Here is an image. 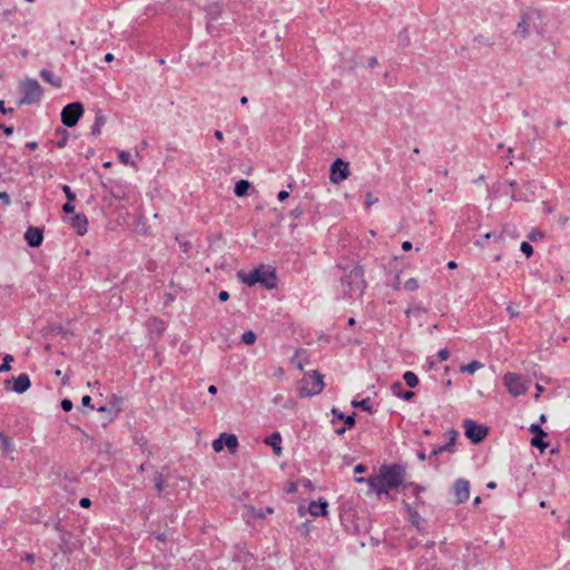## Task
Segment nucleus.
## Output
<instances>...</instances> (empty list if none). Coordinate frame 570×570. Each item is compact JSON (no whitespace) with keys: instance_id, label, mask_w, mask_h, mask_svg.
I'll use <instances>...</instances> for the list:
<instances>
[{"instance_id":"f257e3e1","label":"nucleus","mask_w":570,"mask_h":570,"mask_svg":"<svg viewBox=\"0 0 570 570\" xmlns=\"http://www.w3.org/2000/svg\"><path fill=\"white\" fill-rule=\"evenodd\" d=\"M404 471L399 466H382L376 476L357 478V483L366 482L371 490L376 494H387L391 489H395L403 483Z\"/></svg>"},{"instance_id":"f03ea898","label":"nucleus","mask_w":570,"mask_h":570,"mask_svg":"<svg viewBox=\"0 0 570 570\" xmlns=\"http://www.w3.org/2000/svg\"><path fill=\"white\" fill-rule=\"evenodd\" d=\"M324 389L323 376L317 371L308 372L304 375L302 386L299 389V396H314L320 394Z\"/></svg>"},{"instance_id":"7ed1b4c3","label":"nucleus","mask_w":570,"mask_h":570,"mask_svg":"<svg viewBox=\"0 0 570 570\" xmlns=\"http://www.w3.org/2000/svg\"><path fill=\"white\" fill-rule=\"evenodd\" d=\"M238 277L243 283H245L248 286H253L257 283H263L269 287H272L274 284V274L271 272H266L263 267L256 268L252 271L250 273H244L238 272Z\"/></svg>"},{"instance_id":"20e7f679","label":"nucleus","mask_w":570,"mask_h":570,"mask_svg":"<svg viewBox=\"0 0 570 570\" xmlns=\"http://www.w3.org/2000/svg\"><path fill=\"white\" fill-rule=\"evenodd\" d=\"M83 115V106L80 102H71L61 111V122L69 128L75 127Z\"/></svg>"},{"instance_id":"39448f33","label":"nucleus","mask_w":570,"mask_h":570,"mask_svg":"<svg viewBox=\"0 0 570 570\" xmlns=\"http://www.w3.org/2000/svg\"><path fill=\"white\" fill-rule=\"evenodd\" d=\"M503 383L509 393L513 396L524 394L529 387L528 382L523 381L520 375L511 372L504 375Z\"/></svg>"},{"instance_id":"423d86ee","label":"nucleus","mask_w":570,"mask_h":570,"mask_svg":"<svg viewBox=\"0 0 570 570\" xmlns=\"http://www.w3.org/2000/svg\"><path fill=\"white\" fill-rule=\"evenodd\" d=\"M465 436L471 440L473 443L481 442L489 432L488 426L478 424L476 422L472 420H464L463 422Z\"/></svg>"},{"instance_id":"0eeeda50","label":"nucleus","mask_w":570,"mask_h":570,"mask_svg":"<svg viewBox=\"0 0 570 570\" xmlns=\"http://www.w3.org/2000/svg\"><path fill=\"white\" fill-rule=\"evenodd\" d=\"M350 176V164L341 158L333 161L330 168V180L332 184H340Z\"/></svg>"},{"instance_id":"6e6552de","label":"nucleus","mask_w":570,"mask_h":570,"mask_svg":"<svg viewBox=\"0 0 570 570\" xmlns=\"http://www.w3.org/2000/svg\"><path fill=\"white\" fill-rule=\"evenodd\" d=\"M23 97L20 105H29L38 101L42 95V89L36 80H27L22 85Z\"/></svg>"},{"instance_id":"1a4fd4ad","label":"nucleus","mask_w":570,"mask_h":570,"mask_svg":"<svg viewBox=\"0 0 570 570\" xmlns=\"http://www.w3.org/2000/svg\"><path fill=\"white\" fill-rule=\"evenodd\" d=\"M529 429L533 433L531 445L539 449L540 452L543 453L549 446V442L546 441L547 433L538 424H531Z\"/></svg>"},{"instance_id":"9d476101","label":"nucleus","mask_w":570,"mask_h":570,"mask_svg":"<svg viewBox=\"0 0 570 570\" xmlns=\"http://www.w3.org/2000/svg\"><path fill=\"white\" fill-rule=\"evenodd\" d=\"M9 385L12 392L17 394H22L30 389L31 382L27 374H20L17 377H13L12 380L8 381L7 386Z\"/></svg>"},{"instance_id":"9b49d317","label":"nucleus","mask_w":570,"mask_h":570,"mask_svg":"<svg viewBox=\"0 0 570 570\" xmlns=\"http://www.w3.org/2000/svg\"><path fill=\"white\" fill-rule=\"evenodd\" d=\"M453 492L458 503L466 501L470 497V484L465 480H458L453 485Z\"/></svg>"},{"instance_id":"f8f14e48","label":"nucleus","mask_w":570,"mask_h":570,"mask_svg":"<svg viewBox=\"0 0 570 570\" xmlns=\"http://www.w3.org/2000/svg\"><path fill=\"white\" fill-rule=\"evenodd\" d=\"M77 232L78 235L83 236L88 229V219L83 214H75L72 217L66 219Z\"/></svg>"},{"instance_id":"ddd939ff","label":"nucleus","mask_w":570,"mask_h":570,"mask_svg":"<svg viewBox=\"0 0 570 570\" xmlns=\"http://www.w3.org/2000/svg\"><path fill=\"white\" fill-rule=\"evenodd\" d=\"M24 239L30 247H39L43 240L42 229L29 227L24 233Z\"/></svg>"},{"instance_id":"4468645a","label":"nucleus","mask_w":570,"mask_h":570,"mask_svg":"<svg viewBox=\"0 0 570 570\" xmlns=\"http://www.w3.org/2000/svg\"><path fill=\"white\" fill-rule=\"evenodd\" d=\"M327 507L328 503L324 499H320L318 501H312L308 504L307 511L313 517H325L327 515Z\"/></svg>"},{"instance_id":"2eb2a0df","label":"nucleus","mask_w":570,"mask_h":570,"mask_svg":"<svg viewBox=\"0 0 570 570\" xmlns=\"http://www.w3.org/2000/svg\"><path fill=\"white\" fill-rule=\"evenodd\" d=\"M484 364L478 360H472L468 364L460 366V372L464 374L473 375L476 371L482 370Z\"/></svg>"},{"instance_id":"dca6fc26","label":"nucleus","mask_w":570,"mask_h":570,"mask_svg":"<svg viewBox=\"0 0 570 570\" xmlns=\"http://www.w3.org/2000/svg\"><path fill=\"white\" fill-rule=\"evenodd\" d=\"M281 435L278 433H273L267 440L266 443L273 446V450L277 456L282 454V446H281Z\"/></svg>"},{"instance_id":"f3484780","label":"nucleus","mask_w":570,"mask_h":570,"mask_svg":"<svg viewBox=\"0 0 570 570\" xmlns=\"http://www.w3.org/2000/svg\"><path fill=\"white\" fill-rule=\"evenodd\" d=\"M224 445H226L232 453H235L238 448V440L235 434L223 433Z\"/></svg>"},{"instance_id":"a211bd4d","label":"nucleus","mask_w":570,"mask_h":570,"mask_svg":"<svg viewBox=\"0 0 570 570\" xmlns=\"http://www.w3.org/2000/svg\"><path fill=\"white\" fill-rule=\"evenodd\" d=\"M250 187V184L246 179H240L235 185V194L238 197H243L247 194L248 189Z\"/></svg>"},{"instance_id":"6ab92c4d","label":"nucleus","mask_w":570,"mask_h":570,"mask_svg":"<svg viewBox=\"0 0 570 570\" xmlns=\"http://www.w3.org/2000/svg\"><path fill=\"white\" fill-rule=\"evenodd\" d=\"M425 308H423L421 305H411L405 309V315L407 317H415L425 314Z\"/></svg>"},{"instance_id":"aec40b11","label":"nucleus","mask_w":570,"mask_h":570,"mask_svg":"<svg viewBox=\"0 0 570 570\" xmlns=\"http://www.w3.org/2000/svg\"><path fill=\"white\" fill-rule=\"evenodd\" d=\"M403 379L410 387H416L419 384V377L414 372H411V371L405 372L403 374Z\"/></svg>"},{"instance_id":"412c9836","label":"nucleus","mask_w":570,"mask_h":570,"mask_svg":"<svg viewBox=\"0 0 570 570\" xmlns=\"http://www.w3.org/2000/svg\"><path fill=\"white\" fill-rule=\"evenodd\" d=\"M41 76L42 78L48 81L49 83H51L52 86H56V87H59L61 81H60V78L55 76L52 72L48 71V70H43L41 72Z\"/></svg>"},{"instance_id":"4be33fe9","label":"nucleus","mask_w":570,"mask_h":570,"mask_svg":"<svg viewBox=\"0 0 570 570\" xmlns=\"http://www.w3.org/2000/svg\"><path fill=\"white\" fill-rule=\"evenodd\" d=\"M333 414L337 415V417L340 420H343L345 422V424L347 425V428H352L354 425V423H355V415L354 414L344 416L342 413H337L336 410H333Z\"/></svg>"},{"instance_id":"5701e85b","label":"nucleus","mask_w":570,"mask_h":570,"mask_svg":"<svg viewBox=\"0 0 570 570\" xmlns=\"http://www.w3.org/2000/svg\"><path fill=\"white\" fill-rule=\"evenodd\" d=\"M13 361L12 355L7 354L3 356L2 364L0 366V372H8L11 368V363Z\"/></svg>"},{"instance_id":"b1692460","label":"nucleus","mask_w":570,"mask_h":570,"mask_svg":"<svg viewBox=\"0 0 570 570\" xmlns=\"http://www.w3.org/2000/svg\"><path fill=\"white\" fill-rule=\"evenodd\" d=\"M242 341L247 345H252L256 341V334L253 331H247L242 335Z\"/></svg>"},{"instance_id":"393cba45","label":"nucleus","mask_w":570,"mask_h":570,"mask_svg":"<svg viewBox=\"0 0 570 570\" xmlns=\"http://www.w3.org/2000/svg\"><path fill=\"white\" fill-rule=\"evenodd\" d=\"M352 405L353 406H358V407H362L363 410L372 413V406L370 404V400L368 399H365V400H362V401H353L352 402Z\"/></svg>"},{"instance_id":"a878e982","label":"nucleus","mask_w":570,"mask_h":570,"mask_svg":"<svg viewBox=\"0 0 570 570\" xmlns=\"http://www.w3.org/2000/svg\"><path fill=\"white\" fill-rule=\"evenodd\" d=\"M404 287L407 289V291H416L419 287H420V284H419V281L414 277L412 278H409L405 283H404Z\"/></svg>"},{"instance_id":"bb28decb","label":"nucleus","mask_w":570,"mask_h":570,"mask_svg":"<svg viewBox=\"0 0 570 570\" xmlns=\"http://www.w3.org/2000/svg\"><path fill=\"white\" fill-rule=\"evenodd\" d=\"M213 449L215 450V452L223 451V449H224L223 434H220L219 438L213 442Z\"/></svg>"},{"instance_id":"cd10ccee","label":"nucleus","mask_w":570,"mask_h":570,"mask_svg":"<svg viewBox=\"0 0 570 570\" xmlns=\"http://www.w3.org/2000/svg\"><path fill=\"white\" fill-rule=\"evenodd\" d=\"M521 250H522V253H524L527 255V257H530L533 253L532 246L527 242H523L521 244Z\"/></svg>"},{"instance_id":"c85d7f7f","label":"nucleus","mask_w":570,"mask_h":570,"mask_svg":"<svg viewBox=\"0 0 570 570\" xmlns=\"http://www.w3.org/2000/svg\"><path fill=\"white\" fill-rule=\"evenodd\" d=\"M62 190L68 199V202H75L76 199V196L75 194L71 191L70 187L68 185H63L62 187Z\"/></svg>"},{"instance_id":"c756f323","label":"nucleus","mask_w":570,"mask_h":570,"mask_svg":"<svg viewBox=\"0 0 570 570\" xmlns=\"http://www.w3.org/2000/svg\"><path fill=\"white\" fill-rule=\"evenodd\" d=\"M73 202H67L63 206H62V210L66 213V214H75V206L72 204Z\"/></svg>"},{"instance_id":"7c9ffc66","label":"nucleus","mask_w":570,"mask_h":570,"mask_svg":"<svg viewBox=\"0 0 570 570\" xmlns=\"http://www.w3.org/2000/svg\"><path fill=\"white\" fill-rule=\"evenodd\" d=\"M119 159H120L124 164H126V165H128V164H130V163H131V160H130V155H129L127 151H120V153H119Z\"/></svg>"},{"instance_id":"2f4dec72","label":"nucleus","mask_w":570,"mask_h":570,"mask_svg":"<svg viewBox=\"0 0 570 570\" xmlns=\"http://www.w3.org/2000/svg\"><path fill=\"white\" fill-rule=\"evenodd\" d=\"M61 407L63 411L68 412L72 409V402L70 400H62Z\"/></svg>"},{"instance_id":"473e14b6","label":"nucleus","mask_w":570,"mask_h":570,"mask_svg":"<svg viewBox=\"0 0 570 570\" xmlns=\"http://www.w3.org/2000/svg\"><path fill=\"white\" fill-rule=\"evenodd\" d=\"M397 396L404 401H410L414 396V393L411 391H406L403 392L402 394H399Z\"/></svg>"},{"instance_id":"72a5a7b5","label":"nucleus","mask_w":570,"mask_h":570,"mask_svg":"<svg viewBox=\"0 0 570 570\" xmlns=\"http://www.w3.org/2000/svg\"><path fill=\"white\" fill-rule=\"evenodd\" d=\"M0 200H2L4 205H10L9 194L6 191H0Z\"/></svg>"},{"instance_id":"f704fd0d","label":"nucleus","mask_w":570,"mask_h":570,"mask_svg":"<svg viewBox=\"0 0 570 570\" xmlns=\"http://www.w3.org/2000/svg\"><path fill=\"white\" fill-rule=\"evenodd\" d=\"M355 279H356V283H357V289H358V294H362L364 287H365V284H364V281L358 277V275H355Z\"/></svg>"},{"instance_id":"c9c22d12","label":"nucleus","mask_w":570,"mask_h":570,"mask_svg":"<svg viewBox=\"0 0 570 570\" xmlns=\"http://www.w3.org/2000/svg\"><path fill=\"white\" fill-rule=\"evenodd\" d=\"M439 357L441 361H446L449 358V351L446 348L440 350Z\"/></svg>"},{"instance_id":"e433bc0d","label":"nucleus","mask_w":570,"mask_h":570,"mask_svg":"<svg viewBox=\"0 0 570 570\" xmlns=\"http://www.w3.org/2000/svg\"><path fill=\"white\" fill-rule=\"evenodd\" d=\"M288 196H289L288 191H286V190H281V191L278 193V195H277V198H278V200H279V202H283V200L287 199V198H288Z\"/></svg>"},{"instance_id":"4c0bfd02","label":"nucleus","mask_w":570,"mask_h":570,"mask_svg":"<svg viewBox=\"0 0 570 570\" xmlns=\"http://www.w3.org/2000/svg\"><path fill=\"white\" fill-rule=\"evenodd\" d=\"M375 203H376V198H374L371 194H368V195L366 196L365 204H366L367 206H371V205H373V204H375Z\"/></svg>"},{"instance_id":"58836bf2","label":"nucleus","mask_w":570,"mask_h":570,"mask_svg":"<svg viewBox=\"0 0 570 570\" xmlns=\"http://www.w3.org/2000/svg\"><path fill=\"white\" fill-rule=\"evenodd\" d=\"M229 295L226 291H222L218 295L219 301L226 302L228 299Z\"/></svg>"},{"instance_id":"ea45409f","label":"nucleus","mask_w":570,"mask_h":570,"mask_svg":"<svg viewBox=\"0 0 570 570\" xmlns=\"http://www.w3.org/2000/svg\"><path fill=\"white\" fill-rule=\"evenodd\" d=\"M90 503H91V502H90V499H89V498H82V499L80 500V505H81L82 508H89V507H90Z\"/></svg>"},{"instance_id":"a19ab883","label":"nucleus","mask_w":570,"mask_h":570,"mask_svg":"<svg viewBox=\"0 0 570 570\" xmlns=\"http://www.w3.org/2000/svg\"><path fill=\"white\" fill-rule=\"evenodd\" d=\"M518 28L521 30L522 35H525L528 32V27L525 21H521L518 26Z\"/></svg>"},{"instance_id":"79ce46f5","label":"nucleus","mask_w":570,"mask_h":570,"mask_svg":"<svg viewBox=\"0 0 570 570\" xmlns=\"http://www.w3.org/2000/svg\"><path fill=\"white\" fill-rule=\"evenodd\" d=\"M91 397L89 395H85L81 400L83 406H90Z\"/></svg>"},{"instance_id":"37998d69","label":"nucleus","mask_w":570,"mask_h":570,"mask_svg":"<svg viewBox=\"0 0 570 570\" xmlns=\"http://www.w3.org/2000/svg\"><path fill=\"white\" fill-rule=\"evenodd\" d=\"M402 248H403L404 250H410V249L412 248V244H411V242H409V240H404V242L402 243Z\"/></svg>"},{"instance_id":"c03bdc74","label":"nucleus","mask_w":570,"mask_h":570,"mask_svg":"<svg viewBox=\"0 0 570 570\" xmlns=\"http://www.w3.org/2000/svg\"><path fill=\"white\" fill-rule=\"evenodd\" d=\"M424 489L422 487H419V485H414L413 487V493L417 497L421 492H423Z\"/></svg>"},{"instance_id":"a18cd8bd","label":"nucleus","mask_w":570,"mask_h":570,"mask_svg":"<svg viewBox=\"0 0 570 570\" xmlns=\"http://www.w3.org/2000/svg\"><path fill=\"white\" fill-rule=\"evenodd\" d=\"M364 470H365V469H364V465H362V464H357V465L354 468V472H355V473H362V472H364Z\"/></svg>"},{"instance_id":"49530a36","label":"nucleus","mask_w":570,"mask_h":570,"mask_svg":"<svg viewBox=\"0 0 570 570\" xmlns=\"http://www.w3.org/2000/svg\"><path fill=\"white\" fill-rule=\"evenodd\" d=\"M105 60H106L107 62L112 61V60H114V56H112V53H110V52H109V53H106V55H105Z\"/></svg>"},{"instance_id":"de8ad7c7","label":"nucleus","mask_w":570,"mask_h":570,"mask_svg":"<svg viewBox=\"0 0 570 570\" xmlns=\"http://www.w3.org/2000/svg\"><path fill=\"white\" fill-rule=\"evenodd\" d=\"M456 266H458V265H456V263H455L454 261H451V262H449V263H448V267H449L450 269H455V268H456Z\"/></svg>"},{"instance_id":"09e8293b","label":"nucleus","mask_w":570,"mask_h":570,"mask_svg":"<svg viewBox=\"0 0 570 570\" xmlns=\"http://www.w3.org/2000/svg\"><path fill=\"white\" fill-rule=\"evenodd\" d=\"M208 392H209L210 394H216V393H217V389H216V386H215V385H210V386L208 387Z\"/></svg>"},{"instance_id":"8fccbe9b","label":"nucleus","mask_w":570,"mask_h":570,"mask_svg":"<svg viewBox=\"0 0 570 570\" xmlns=\"http://www.w3.org/2000/svg\"><path fill=\"white\" fill-rule=\"evenodd\" d=\"M537 391H538V393L535 394V399H538V397H539L540 393L543 391V387H542L541 385H539V384H538V385H537Z\"/></svg>"},{"instance_id":"3c124183","label":"nucleus","mask_w":570,"mask_h":570,"mask_svg":"<svg viewBox=\"0 0 570 570\" xmlns=\"http://www.w3.org/2000/svg\"><path fill=\"white\" fill-rule=\"evenodd\" d=\"M3 105H4L3 100H0V111H1L2 114H7V110L4 109V106H3Z\"/></svg>"},{"instance_id":"603ef678","label":"nucleus","mask_w":570,"mask_h":570,"mask_svg":"<svg viewBox=\"0 0 570 570\" xmlns=\"http://www.w3.org/2000/svg\"><path fill=\"white\" fill-rule=\"evenodd\" d=\"M487 487H488L489 489H495V488H497V484H495V482H489V483L487 484Z\"/></svg>"},{"instance_id":"864d4df0","label":"nucleus","mask_w":570,"mask_h":570,"mask_svg":"<svg viewBox=\"0 0 570 570\" xmlns=\"http://www.w3.org/2000/svg\"><path fill=\"white\" fill-rule=\"evenodd\" d=\"M215 136L219 140L223 139V134L220 131H218V130L215 132Z\"/></svg>"},{"instance_id":"5fc2aeb1","label":"nucleus","mask_w":570,"mask_h":570,"mask_svg":"<svg viewBox=\"0 0 570 570\" xmlns=\"http://www.w3.org/2000/svg\"><path fill=\"white\" fill-rule=\"evenodd\" d=\"M298 513L301 517H303L306 513V510L304 508H299Z\"/></svg>"},{"instance_id":"6e6d98bb","label":"nucleus","mask_w":570,"mask_h":570,"mask_svg":"<svg viewBox=\"0 0 570 570\" xmlns=\"http://www.w3.org/2000/svg\"><path fill=\"white\" fill-rule=\"evenodd\" d=\"M419 459H420L421 461H424V460H425V453H423V452H422V453H420V454H419Z\"/></svg>"},{"instance_id":"4d7b16f0","label":"nucleus","mask_w":570,"mask_h":570,"mask_svg":"<svg viewBox=\"0 0 570 570\" xmlns=\"http://www.w3.org/2000/svg\"><path fill=\"white\" fill-rule=\"evenodd\" d=\"M474 504H479L481 502V499L480 497H475L474 500H473Z\"/></svg>"},{"instance_id":"13d9d810","label":"nucleus","mask_w":570,"mask_h":570,"mask_svg":"<svg viewBox=\"0 0 570 570\" xmlns=\"http://www.w3.org/2000/svg\"><path fill=\"white\" fill-rule=\"evenodd\" d=\"M400 389H401V384H400V383H395V384L393 385V390H400Z\"/></svg>"},{"instance_id":"bf43d9fd","label":"nucleus","mask_w":570,"mask_h":570,"mask_svg":"<svg viewBox=\"0 0 570 570\" xmlns=\"http://www.w3.org/2000/svg\"><path fill=\"white\" fill-rule=\"evenodd\" d=\"M240 104H242V105H246V104H247V98H246V97H243V98L240 99Z\"/></svg>"},{"instance_id":"052dcab7","label":"nucleus","mask_w":570,"mask_h":570,"mask_svg":"<svg viewBox=\"0 0 570 570\" xmlns=\"http://www.w3.org/2000/svg\"><path fill=\"white\" fill-rule=\"evenodd\" d=\"M539 420H540L541 423L546 422V415L541 414Z\"/></svg>"},{"instance_id":"680f3d73","label":"nucleus","mask_w":570,"mask_h":570,"mask_svg":"<svg viewBox=\"0 0 570 570\" xmlns=\"http://www.w3.org/2000/svg\"><path fill=\"white\" fill-rule=\"evenodd\" d=\"M110 166H111V163H110V161H106V163L104 164V167H105V168H109Z\"/></svg>"},{"instance_id":"e2e57ef3","label":"nucleus","mask_w":570,"mask_h":570,"mask_svg":"<svg viewBox=\"0 0 570 570\" xmlns=\"http://www.w3.org/2000/svg\"><path fill=\"white\" fill-rule=\"evenodd\" d=\"M348 324H350V325H354V324H355V320H354L353 317H351V318L348 320Z\"/></svg>"},{"instance_id":"0e129e2a","label":"nucleus","mask_w":570,"mask_h":570,"mask_svg":"<svg viewBox=\"0 0 570 570\" xmlns=\"http://www.w3.org/2000/svg\"><path fill=\"white\" fill-rule=\"evenodd\" d=\"M12 132L11 128L6 129V134L10 135Z\"/></svg>"},{"instance_id":"69168bd1","label":"nucleus","mask_w":570,"mask_h":570,"mask_svg":"<svg viewBox=\"0 0 570 570\" xmlns=\"http://www.w3.org/2000/svg\"><path fill=\"white\" fill-rule=\"evenodd\" d=\"M29 146H30L31 148H36V147H37V144H36V142H31V144H29Z\"/></svg>"},{"instance_id":"338daca9","label":"nucleus","mask_w":570,"mask_h":570,"mask_svg":"<svg viewBox=\"0 0 570 570\" xmlns=\"http://www.w3.org/2000/svg\"><path fill=\"white\" fill-rule=\"evenodd\" d=\"M405 509H406L409 512H411V511H412V509H411V507H410L409 504H405Z\"/></svg>"},{"instance_id":"774afa93","label":"nucleus","mask_w":570,"mask_h":570,"mask_svg":"<svg viewBox=\"0 0 570 570\" xmlns=\"http://www.w3.org/2000/svg\"><path fill=\"white\" fill-rule=\"evenodd\" d=\"M56 375H57V376H60V375H61V371H60V370H57V371H56Z\"/></svg>"}]
</instances>
